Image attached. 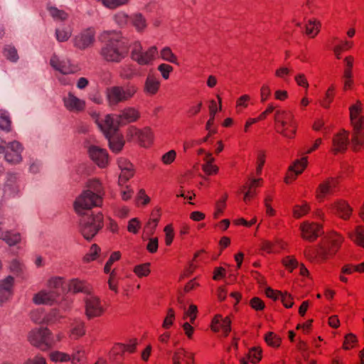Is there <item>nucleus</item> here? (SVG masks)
<instances>
[{"mask_svg":"<svg viewBox=\"0 0 364 364\" xmlns=\"http://www.w3.org/2000/svg\"><path fill=\"white\" fill-rule=\"evenodd\" d=\"M120 258H121V253L119 251L112 252L111 254L109 259L107 260V262H106V264L105 265V267H104L105 273H106V274L110 273L113 263L114 262L119 260Z\"/></svg>","mask_w":364,"mask_h":364,"instance_id":"13d9d810","label":"nucleus"},{"mask_svg":"<svg viewBox=\"0 0 364 364\" xmlns=\"http://www.w3.org/2000/svg\"><path fill=\"white\" fill-rule=\"evenodd\" d=\"M14 278L11 276L0 282V304L7 301L13 295Z\"/></svg>","mask_w":364,"mask_h":364,"instance_id":"393cba45","label":"nucleus"},{"mask_svg":"<svg viewBox=\"0 0 364 364\" xmlns=\"http://www.w3.org/2000/svg\"><path fill=\"white\" fill-rule=\"evenodd\" d=\"M176 319L175 311L172 308L168 309L166 316L162 323V328L165 330L169 329Z\"/></svg>","mask_w":364,"mask_h":364,"instance_id":"37998d69","label":"nucleus"},{"mask_svg":"<svg viewBox=\"0 0 364 364\" xmlns=\"http://www.w3.org/2000/svg\"><path fill=\"white\" fill-rule=\"evenodd\" d=\"M134 175V167L132 168H128L126 170H121V173L119 176V185L122 186L124 184L127 183L130 178H132Z\"/></svg>","mask_w":364,"mask_h":364,"instance_id":"3c124183","label":"nucleus"},{"mask_svg":"<svg viewBox=\"0 0 364 364\" xmlns=\"http://www.w3.org/2000/svg\"><path fill=\"white\" fill-rule=\"evenodd\" d=\"M161 87V81L154 74H148L144 81V92L147 96H154L158 93Z\"/></svg>","mask_w":364,"mask_h":364,"instance_id":"5701e85b","label":"nucleus"},{"mask_svg":"<svg viewBox=\"0 0 364 364\" xmlns=\"http://www.w3.org/2000/svg\"><path fill=\"white\" fill-rule=\"evenodd\" d=\"M4 55L9 60L16 62L18 59L16 49L11 46H6L4 49Z\"/></svg>","mask_w":364,"mask_h":364,"instance_id":"052dcab7","label":"nucleus"},{"mask_svg":"<svg viewBox=\"0 0 364 364\" xmlns=\"http://www.w3.org/2000/svg\"><path fill=\"white\" fill-rule=\"evenodd\" d=\"M310 205L306 201H302L301 205H296L293 208V216L294 218L299 219L310 211Z\"/></svg>","mask_w":364,"mask_h":364,"instance_id":"a19ab883","label":"nucleus"},{"mask_svg":"<svg viewBox=\"0 0 364 364\" xmlns=\"http://www.w3.org/2000/svg\"><path fill=\"white\" fill-rule=\"evenodd\" d=\"M64 279L60 277H53L48 279L46 282L47 289L60 293V289L63 287Z\"/></svg>","mask_w":364,"mask_h":364,"instance_id":"ea45409f","label":"nucleus"},{"mask_svg":"<svg viewBox=\"0 0 364 364\" xmlns=\"http://www.w3.org/2000/svg\"><path fill=\"white\" fill-rule=\"evenodd\" d=\"M124 347L122 343H115L109 352V360L113 364H121L124 360Z\"/></svg>","mask_w":364,"mask_h":364,"instance_id":"2f4dec72","label":"nucleus"},{"mask_svg":"<svg viewBox=\"0 0 364 364\" xmlns=\"http://www.w3.org/2000/svg\"><path fill=\"white\" fill-rule=\"evenodd\" d=\"M23 149L21 144L17 141L7 144L5 153L6 161L12 164H19L22 161Z\"/></svg>","mask_w":364,"mask_h":364,"instance_id":"dca6fc26","label":"nucleus"},{"mask_svg":"<svg viewBox=\"0 0 364 364\" xmlns=\"http://www.w3.org/2000/svg\"><path fill=\"white\" fill-rule=\"evenodd\" d=\"M89 155L91 159L101 168H105L108 164V154L105 149L95 146H90Z\"/></svg>","mask_w":364,"mask_h":364,"instance_id":"412c9836","label":"nucleus"},{"mask_svg":"<svg viewBox=\"0 0 364 364\" xmlns=\"http://www.w3.org/2000/svg\"><path fill=\"white\" fill-rule=\"evenodd\" d=\"M275 129L285 138L294 139L296 134L297 122L294 114L284 109H278L274 113Z\"/></svg>","mask_w":364,"mask_h":364,"instance_id":"f03ea898","label":"nucleus"},{"mask_svg":"<svg viewBox=\"0 0 364 364\" xmlns=\"http://www.w3.org/2000/svg\"><path fill=\"white\" fill-rule=\"evenodd\" d=\"M353 45V43L351 41H344L341 44L336 46L333 48V53L336 58L340 59L342 52L350 49Z\"/></svg>","mask_w":364,"mask_h":364,"instance_id":"bf43d9fd","label":"nucleus"},{"mask_svg":"<svg viewBox=\"0 0 364 364\" xmlns=\"http://www.w3.org/2000/svg\"><path fill=\"white\" fill-rule=\"evenodd\" d=\"M338 184L337 178H328L322 181L316 190V198L321 202L324 198L333 193Z\"/></svg>","mask_w":364,"mask_h":364,"instance_id":"2eb2a0df","label":"nucleus"},{"mask_svg":"<svg viewBox=\"0 0 364 364\" xmlns=\"http://www.w3.org/2000/svg\"><path fill=\"white\" fill-rule=\"evenodd\" d=\"M119 75L122 80H131L138 75L134 65L128 63L119 67Z\"/></svg>","mask_w":364,"mask_h":364,"instance_id":"c9c22d12","label":"nucleus"},{"mask_svg":"<svg viewBox=\"0 0 364 364\" xmlns=\"http://www.w3.org/2000/svg\"><path fill=\"white\" fill-rule=\"evenodd\" d=\"M100 251V248L96 244H93L90 247L89 252L84 256V261L90 262L95 260L98 257Z\"/></svg>","mask_w":364,"mask_h":364,"instance_id":"603ef678","label":"nucleus"},{"mask_svg":"<svg viewBox=\"0 0 364 364\" xmlns=\"http://www.w3.org/2000/svg\"><path fill=\"white\" fill-rule=\"evenodd\" d=\"M84 314L87 320L102 317L106 312L103 301L97 295L89 294L83 299Z\"/></svg>","mask_w":364,"mask_h":364,"instance_id":"6e6552de","label":"nucleus"},{"mask_svg":"<svg viewBox=\"0 0 364 364\" xmlns=\"http://www.w3.org/2000/svg\"><path fill=\"white\" fill-rule=\"evenodd\" d=\"M48 10L50 16L55 20L63 21L68 18V15L65 11L60 10L56 7L48 6Z\"/></svg>","mask_w":364,"mask_h":364,"instance_id":"09e8293b","label":"nucleus"},{"mask_svg":"<svg viewBox=\"0 0 364 364\" xmlns=\"http://www.w3.org/2000/svg\"><path fill=\"white\" fill-rule=\"evenodd\" d=\"M154 134L150 128L146 127L140 130L138 141L141 146H149L153 141Z\"/></svg>","mask_w":364,"mask_h":364,"instance_id":"e433bc0d","label":"nucleus"},{"mask_svg":"<svg viewBox=\"0 0 364 364\" xmlns=\"http://www.w3.org/2000/svg\"><path fill=\"white\" fill-rule=\"evenodd\" d=\"M60 293L48 289H42L33 296V302L37 305L53 306L59 301Z\"/></svg>","mask_w":364,"mask_h":364,"instance_id":"f8f14e48","label":"nucleus"},{"mask_svg":"<svg viewBox=\"0 0 364 364\" xmlns=\"http://www.w3.org/2000/svg\"><path fill=\"white\" fill-rule=\"evenodd\" d=\"M301 236L309 242L314 241L322 232V227L314 222L304 221L300 225Z\"/></svg>","mask_w":364,"mask_h":364,"instance_id":"ddd939ff","label":"nucleus"},{"mask_svg":"<svg viewBox=\"0 0 364 364\" xmlns=\"http://www.w3.org/2000/svg\"><path fill=\"white\" fill-rule=\"evenodd\" d=\"M130 23L136 32L144 33L148 27V21L144 15L136 12L130 16Z\"/></svg>","mask_w":364,"mask_h":364,"instance_id":"cd10ccee","label":"nucleus"},{"mask_svg":"<svg viewBox=\"0 0 364 364\" xmlns=\"http://www.w3.org/2000/svg\"><path fill=\"white\" fill-rule=\"evenodd\" d=\"M304 254L305 257L311 260L314 261L316 259L325 260L326 259L323 258L318 254V247L315 248L311 246H308L305 248L304 251Z\"/></svg>","mask_w":364,"mask_h":364,"instance_id":"a18cd8bd","label":"nucleus"},{"mask_svg":"<svg viewBox=\"0 0 364 364\" xmlns=\"http://www.w3.org/2000/svg\"><path fill=\"white\" fill-rule=\"evenodd\" d=\"M334 91L335 87L333 85H331L328 87L327 90L325 97L321 101L320 104L324 108H328L331 103L333 102L334 98Z\"/></svg>","mask_w":364,"mask_h":364,"instance_id":"8fccbe9b","label":"nucleus"},{"mask_svg":"<svg viewBox=\"0 0 364 364\" xmlns=\"http://www.w3.org/2000/svg\"><path fill=\"white\" fill-rule=\"evenodd\" d=\"M321 23L316 19H309L306 24V34L310 38H315L320 32Z\"/></svg>","mask_w":364,"mask_h":364,"instance_id":"4c0bfd02","label":"nucleus"},{"mask_svg":"<svg viewBox=\"0 0 364 364\" xmlns=\"http://www.w3.org/2000/svg\"><path fill=\"white\" fill-rule=\"evenodd\" d=\"M362 109V104L360 101H357L355 104L350 107V119L352 127L364 124V116L361 114Z\"/></svg>","mask_w":364,"mask_h":364,"instance_id":"bb28decb","label":"nucleus"},{"mask_svg":"<svg viewBox=\"0 0 364 364\" xmlns=\"http://www.w3.org/2000/svg\"><path fill=\"white\" fill-rule=\"evenodd\" d=\"M128 3L129 0H102V4L110 9H114Z\"/></svg>","mask_w":364,"mask_h":364,"instance_id":"e2e57ef3","label":"nucleus"},{"mask_svg":"<svg viewBox=\"0 0 364 364\" xmlns=\"http://www.w3.org/2000/svg\"><path fill=\"white\" fill-rule=\"evenodd\" d=\"M80 215L79 231L85 240H90L103 227V215L101 213Z\"/></svg>","mask_w":364,"mask_h":364,"instance_id":"39448f33","label":"nucleus"},{"mask_svg":"<svg viewBox=\"0 0 364 364\" xmlns=\"http://www.w3.org/2000/svg\"><path fill=\"white\" fill-rule=\"evenodd\" d=\"M284 266L291 272L298 265L297 260L292 256H287L282 259Z\"/></svg>","mask_w":364,"mask_h":364,"instance_id":"774afa93","label":"nucleus"},{"mask_svg":"<svg viewBox=\"0 0 364 364\" xmlns=\"http://www.w3.org/2000/svg\"><path fill=\"white\" fill-rule=\"evenodd\" d=\"M50 65L56 70L63 75L75 73L77 71V67L68 60H60L59 58L54 55L50 60Z\"/></svg>","mask_w":364,"mask_h":364,"instance_id":"6ab92c4d","label":"nucleus"},{"mask_svg":"<svg viewBox=\"0 0 364 364\" xmlns=\"http://www.w3.org/2000/svg\"><path fill=\"white\" fill-rule=\"evenodd\" d=\"M231 321L228 316L223 318L220 314L215 316L211 323V329L214 332L221 331L227 336L231 331Z\"/></svg>","mask_w":364,"mask_h":364,"instance_id":"aec40b11","label":"nucleus"},{"mask_svg":"<svg viewBox=\"0 0 364 364\" xmlns=\"http://www.w3.org/2000/svg\"><path fill=\"white\" fill-rule=\"evenodd\" d=\"M157 70L164 80H168L170 77V74L173 70V68L169 64L163 63L158 65Z\"/></svg>","mask_w":364,"mask_h":364,"instance_id":"680f3d73","label":"nucleus"},{"mask_svg":"<svg viewBox=\"0 0 364 364\" xmlns=\"http://www.w3.org/2000/svg\"><path fill=\"white\" fill-rule=\"evenodd\" d=\"M247 358L250 362L256 364L262 358V350L259 348L254 347L249 350L247 354Z\"/></svg>","mask_w":364,"mask_h":364,"instance_id":"864d4df0","label":"nucleus"},{"mask_svg":"<svg viewBox=\"0 0 364 364\" xmlns=\"http://www.w3.org/2000/svg\"><path fill=\"white\" fill-rule=\"evenodd\" d=\"M263 180L261 178L250 179L246 185L243 186L241 188V191H244L246 188L255 191L256 188L262 186Z\"/></svg>","mask_w":364,"mask_h":364,"instance_id":"0e129e2a","label":"nucleus"},{"mask_svg":"<svg viewBox=\"0 0 364 364\" xmlns=\"http://www.w3.org/2000/svg\"><path fill=\"white\" fill-rule=\"evenodd\" d=\"M343 241V237L337 232H331L318 246V254L324 259L334 255Z\"/></svg>","mask_w":364,"mask_h":364,"instance_id":"9d476101","label":"nucleus"},{"mask_svg":"<svg viewBox=\"0 0 364 364\" xmlns=\"http://www.w3.org/2000/svg\"><path fill=\"white\" fill-rule=\"evenodd\" d=\"M139 117L140 113L136 109L127 107L119 114H107L104 119H102V122H105V126H102V127L105 130H117L120 125L136 122Z\"/></svg>","mask_w":364,"mask_h":364,"instance_id":"7ed1b4c3","label":"nucleus"},{"mask_svg":"<svg viewBox=\"0 0 364 364\" xmlns=\"http://www.w3.org/2000/svg\"><path fill=\"white\" fill-rule=\"evenodd\" d=\"M159 55L156 46H151L144 49L140 41H136L132 43L131 58L141 66L152 65Z\"/></svg>","mask_w":364,"mask_h":364,"instance_id":"20e7f679","label":"nucleus"},{"mask_svg":"<svg viewBox=\"0 0 364 364\" xmlns=\"http://www.w3.org/2000/svg\"><path fill=\"white\" fill-rule=\"evenodd\" d=\"M350 238L358 246L364 248V227L357 226L354 232L349 233Z\"/></svg>","mask_w":364,"mask_h":364,"instance_id":"58836bf2","label":"nucleus"},{"mask_svg":"<svg viewBox=\"0 0 364 364\" xmlns=\"http://www.w3.org/2000/svg\"><path fill=\"white\" fill-rule=\"evenodd\" d=\"M86 190H90L92 193H99L102 197L104 195L102 183L97 179L90 180L87 182Z\"/></svg>","mask_w":364,"mask_h":364,"instance_id":"49530a36","label":"nucleus"},{"mask_svg":"<svg viewBox=\"0 0 364 364\" xmlns=\"http://www.w3.org/2000/svg\"><path fill=\"white\" fill-rule=\"evenodd\" d=\"M70 356L71 364H85L87 362V353L82 346L76 347Z\"/></svg>","mask_w":364,"mask_h":364,"instance_id":"473e14b6","label":"nucleus"},{"mask_svg":"<svg viewBox=\"0 0 364 364\" xmlns=\"http://www.w3.org/2000/svg\"><path fill=\"white\" fill-rule=\"evenodd\" d=\"M159 58L166 62L178 65V58L169 46H164L159 51Z\"/></svg>","mask_w":364,"mask_h":364,"instance_id":"72a5a7b5","label":"nucleus"},{"mask_svg":"<svg viewBox=\"0 0 364 364\" xmlns=\"http://www.w3.org/2000/svg\"><path fill=\"white\" fill-rule=\"evenodd\" d=\"M95 122L108 139L110 149L116 153L120 151L124 145L122 136L117 132V130L112 131L103 129L102 126H105V122H102V120H100V119L97 118Z\"/></svg>","mask_w":364,"mask_h":364,"instance_id":"9b49d317","label":"nucleus"},{"mask_svg":"<svg viewBox=\"0 0 364 364\" xmlns=\"http://www.w3.org/2000/svg\"><path fill=\"white\" fill-rule=\"evenodd\" d=\"M215 158L213 156L211 153H205L203 158V164L202 165V169L207 175H215L218 173L219 168L214 164Z\"/></svg>","mask_w":364,"mask_h":364,"instance_id":"7c9ffc66","label":"nucleus"},{"mask_svg":"<svg viewBox=\"0 0 364 364\" xmlns=\"http://www.w3.org/2000/svg\"><path fill=\"white\" fill-rule=\"evenodd\" d=\"M137 87L133 84L126 86H112L106 90L108 105L111 107L131 100L136 93Z\"/></svg>","mask_w":364,"mask_h":364,"instance_id":"423d86ee","label":"nucleus"},{"mask_svg":"<svg viewBox=\"0 0 364 364\" xmlns=\"http://www.w3.org/2000/svg\"><path fill=\"white\" fill-rule=\"evenodd\" d=\"M193 353L183 348H178L173 352L172 356L173 364H193L195 361Z\"/></svg>","mask_w":364,"mask_h":364,"instance_id":"4be33fe9","label":"nucleus"},{"mask_svg":"<svg viewBox=\"0 0 364 364\" xmlns=\"http://www.w3.org/2000/svg\"><path fill=\"white\" fill-rule=\"evenodd\" d=\"M28 340L32 346L41 350H47L53 347L50 331L48 328L40 327L31 330L28 335Z\"/></svg>","mask_w":364,"mask_h":364,"instance_id":"1a4fd4ad","label":"nucleus"},{"mask_svg":"<svg viewBox=\"0 0 364 364\" xmlns=\"http://www.w3.org/2000/svg\"><path fill=\"white\" fill-rule=\"evenodd\" d=\"M50 359L55 363H66L70 361L71 356L67 353L55 350L50 353Z\"/></svg>","mask_w":364,"mask_h":364,"instance_id":"79ce46f5","label":"nucleus"},{"mask_svg":"<svg viewBox=\"0 0 364 364\" xmlns=\"http://www.w3.org/2000/svg\"><path fill=\"white\" fill-rule=\"evenodd\" d=\"M357 343L356 336L353 333H348L346 336L344 342H343V348L346 350L351 349L354 347L355 344Z\"/></svg>","mask_w":364,"mask_h":364,"instance_id":"338daca9","label":"nucleus"},{"mask_svg":"<svg viewBox=\"0 0 364 364\" xmlns=\"http://www.w3.org/2000/svg\"><path fill=\"white\" fill-rule=\"evenodd\" d=\"M266 161V152L264 150H259L257 153V167H256V174L260 175L262 173V170L263 166L265 164Z\"/></svg>","mask_w":364,"mask_h":364,"instance_id":"5fc2aeb1","label":"nucleus"},{"mask_svg":"<svg viewBox=\"0 0 364 364\" xmlns=\"http://www.w3.org/2000/svg\"><path fill=\"white\" fill-rule=\"evenodd\" d=\"M114 19L115 22L121 27L126 26L130 23V16L123 11H119L114 14Z\"/></svg>","mask_w":364,"mask_h":364,"instance_id":"4d7b16f0","label":"nucleus"},{"mask_svg":"<svg viewBox=\"0 0 364 364\" xmlns=\"http://www.w3.org/2000/svg\"><path fill=\"white\" fill-rule=\"evenodd\" d=\"M95 41V30L93 28H88L75 37L74 46L80 50H85L92 46Z\"/></svg>","mask_w":364,"mask_h":364,"instance_id":"4468645a","label":"nucleus"},{"mask_svg":"<svg viewBox=\"0 0 364 364\" xmlns=\"http://www.w3.org/2000/svg\"><path fill=\"white\" fill-rule=\"evenodd\" d=\"M133 272L138 277H144L149 275L151 272L150 263H144L136 265L134 267Z\"/></svg>","mask_w":364,"mask_h":364,"instance_id":"c03bdc74","label":"nucleus"},{"mask_svg":"<svg viewBox=\"0 0 364 364\" xmlns=\"http://www.w3.org/2000/svg\"><path fill=\"white\" fill-rule=\"evenodd\" d=\"M86 326L84 321H80L72 324L69 331L70 338L77 340L85 335Z\"/></svg>","mask_w":364,"mask_h":364,"instance_id":"f704fd0d","label":"nucleus"},{"mask_svg":"<svg viewBox=\"0 0 364 364\" xmlns=\"http://www.w3.org/2000/svg\"><path fill=\"white\" fill-rule=\"evenodd\" d=\"M351 141L355 150L364 146V124L353 127Z\"/></svg>","mask_w":364,"mask_h":364,"instance_id":"c756f323","label":"nucleus"},{"mask_svg":"<svg viewBox=\"0 0 364 364\" xmlns=\"http://www.w3.org/2000/svg\"><path fill=\"white\" fill-rule=\"evenodd\" d=\"M68 291L73 294L85 293L87 294V295L90 294V286L85 281L78 279L70 280L68 284Z\"/></svg>","mask_w":364,"mask_h":364,"instance_id":"c85d7f7f","label":"nucleus"},{"mask_svg":"<svg viewBox=\"0 0 364 364\" xmlns=\"http://www.w3.org/2000/svg\"><path fill=\"white\" fill-rule=\"evenodd\" d=\"M102 201V197L99 193H92L90 190H85L76 198L74 209L78 215L85 214L86 210L101 206Z\"/></svg>","mask_w":364,"mask_h":364,"instance_id":"0eeeda50","label":"nucleus"},{"mask_svg":"<svg viewBox=\"0 0 364 364\" xmlns=\"http://www.w3.org/2000/svg\"><path fill=\"white\" fill-rule=\"evenodd\" d=\"M329 208L332 210L336 215L343 220H348L352 214L353 208L348 203L343 199H339L329 205Z\"/></svg>","mask_w":364,"mask_h":364,"instance_id":"a211bd4d","label":"nucleus"},{"mask_svg":"<svg viewBox=\"0 0 364 364\" xmlns=\"http://www.w3.org/2000/svg\"><path fill=\"white\" fill-rule=\"evenodd\" d=\"M100 39L105 43L100 53L104 60L119 63L127 57L128 47L121 33L104 31L100 35Z\"/></svg>","mask_w":364,"mask_h":364,"instance_id":"f257e3e1","label":"nucleus"},{"mask_svg":"<svg viewBox=\"0 0 364 364\" xmlns=\"http://www.w3.org/2000/svg\"><path fill=\"white\" fill-rule=\"evenodd\" d=\"M63 102L66 109L73 112H81L85 107V101L79 99L72 92H69L68 95L63 98Z\"/></svg>","mask_w":364,"mask_h":364,"instance_id":"b1692460","label":"nucleus"},{"mask_svg":"<svg viewBox=\"0 0 364 364\" xmlns=\"http://www.w3.org/2000/svg\"><path fill=\"white\" fill-rule=\"evenodd\" d=\"M198 314V308L195 304H191L188 309L185 311L183 314V319L189 318L191 323H194Z\"/></svg>","mask_w":364,"mask_h":364,"instance_id":"6e6d98bb","label":"nucleus"},{"mask_svg":"<svg viewBox=\"0 0 364 364\" xmlns=\"http://www.w3.org/2000/svg\"><path fill=\"white\" fill-rule=\"evenodd\" d=\"M348 144V132L342 130L336 134L333 139V148L332 151L337 154L338 152L344 151Z\"/></svg>","mask_w":364,"mask_h":364,"instance_id":"a878e982","label":"nucleus"},{"mask_svg":"<svg viewBox=\"0 0 364 364\" xmlns=\"http://www.w3.org/2000/svg\"><path fill=\"white\" fill-rule=\"evenodd\" d=\"M308 165V157L302 156L301 159L296 160L293 165L289 168L288 173L284 178L286 183H290L294 181L296 176L301 174Z\"/></svg>","mask_w":364,"mask_h":364,"instance_id":"f3484780","label":"nucleus"},{"mask_svg":"<svg viewBox=\"0 0 364 364\" xmlns=\"http://www.w3.org/2000/svg\"><path fill=\"white\" fill-rule=\"evenodd\" d=\"M250 96L243 95L240 96L236 101L235 110L237 113H241L244 109L247 108L250 101Z\"/></svg>","mask_w":364,"mask_h":364,"instance_id":"de8ad7c7","label":"nucleus"},{"mask_svg":"<svg viewBox=\"0 0 364 364\" xmlns=\"http://www.w3.org/2000/svg\"><path fill=\"white\" fill-rule=\"evenodd\" d=\"M72 32L70 29H56V38L60 42L67 41L71 36Z\"/></svg>","mask_w":364,"mask_h":364,"instance_id":"69168bd1","label":"nucleus"}]
</instances>
